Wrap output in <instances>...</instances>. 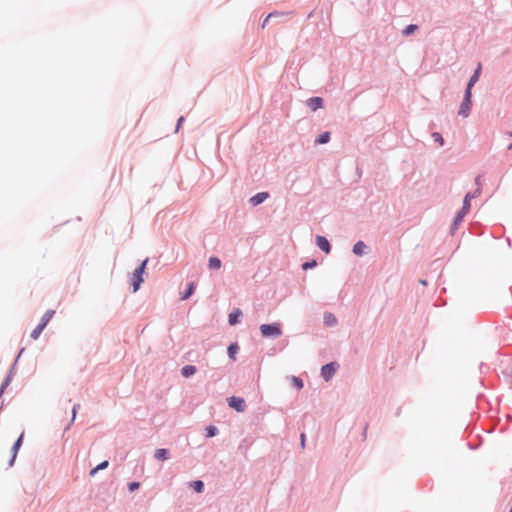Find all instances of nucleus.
<instances>
[{"label":"nucleus","mask_w":512,"mask_h":512,"mask_svg":"<svg viewBox=\"0 0 512 512\" xmlns=\"http://www.w3.org/2000/svg\"><path fill=\"white\" fill-rule=\"evenodd\" d=\"M329 140H330V133L329 132H324V133L319 135V137L317 138L316 142L318 144H325Z\"/></svg>","instance_id":"19"},{"label":"nucleus","mask_w":512,"mask_h":512,"mask_svg":"<svg viewBox=\"0 0 512 512\" xmlns=\"http://www.w3.org/2000/svg\"><path fill=\"white\" fill-rule=\"evenodd\" d=\"M336 322H337V319L332 313H326L324 315V323L327 326H333L336 324Z\"/></svg>","instance_id":"15"},{"label":"nucleus","mask_w":512,"mask_h":512,"mask_svg":"<svg viewBox=\"0 0 512 512\" xmlns=\"http://www.w3.org/2000/svg\"><path fill=\"white\" fill-rule=\"evenodd\" d=\"M470 200H471V193H467L465 198H464V201H463V207L461 209L463 214H467L469 212V210H470Z\"/></svg>","instance_id":"14"},{"label":"nucleus","mask_w":512,"mask_h":512,"mask_svg":"<svg viewBox=\"0 0 512 512\" xmlns=\"http://www.w3.org/2000/svg\"><path fill=\"white\" fill-rule=\"evenodd\" d=\"M432 137H433V138H434V140H435L436 142H438L440 145H443L444 140H443V138H442L441 134H439V133H437V132H436V133H433V134H432Z\"/></svg>","instance_id":"30"},{"label":"nucleus","mask_w":512,"mask_h":512,"mask_svg":"<svg viewBox=\"0 0 512 512\" xmlns=\"http://www.w3.org/2000/svg\"><path fill=\"white\" fill-rule=\"evenodd\" d=\"M417 30V26L414 24L408 25L405 30L403 31L404 35H410L414 33Z\"/></svg>","instance_id":"25"},{"label":"nucleus","mask_w":512,"mask_h":512,"mask_svg":"<svg viewBox=\"0 0 512 512\" xmlns=\"http://www.w3.org/2000/svg\"><path fill=\"white\" fill-rule=\"evenodd\" d=\"M238 351V346L237 344H231L229 347H228V354L229 356L234 359L235 358V354L237 353Z\"/></svg>","instance_id":"24"},{"label":"nucleus","mask_w":512,"mask_h":512,"mask_svg":"<svg viewBox=\"0 0 512 512\" xmlns=\"http://www.w3.org/2000/svg\"><path fill=\"white\" fill-rule=\"evenodd\" d=\"M314 266H316V261H311V262H305V263L302 265V268H303L304 270H307V269L313 268Z\"/></svg>","instance_id":"31"},{"label":"nucleus","mask_w":512,"mask_h":512,"mask_svg":"<svg viewBox=\"0 0 512 512\" xmlns=\"http://www.w3.org/2000/svg\"><path fill=\"white\" fill-rule=\"evenodd\" d=\"M481 69H482L481 63H478L477 68L475 69L474 74L471 76V78L468 82L467 88H466V89H469L470 92H471L472 87L478 81V79L480 77Z\"/></svg>","instance_id":"6"},{"label":"nucleus","mask_w":512,"mask_h":512,"mask_svg":"<svg viewBox=\"0 0 512 512\" xmlns=\"http://www.w3.org/2000/svg\"><path fill=\"white\" fill-rule=\"evenodd\" d=\"M108 467V461H103L102 463H100L99 465H97L95 468H93L91 471H90V475L91 476H94L96 474L97 471L99 470H102V469H105Z\"/></svg>","instance_id":"20"},{"label":"nucleus","mask_w":512,"mask_h":512,"mask_svg":"<svg viewBox=\"0 0 512 512\" xmlns=\"http://www.w3.org/2000/svg\"><path fill=\"white\" fill-rule=\"evenodd\" d=\"M480 191V187H478L475 192L471 193V199L477 197L480 194Z\"/></svg>","instance_id":"33"},{"label":"nucleus","mask_w":512,"mask_h":512,"mask_svg":"<svg viewBox=\"0 0 512 512\" xmlns=\"http://www.w3.org/2000/svg\"><path fill=\"white\" fill-rule=\"evenodd\" d=\"M54 313L55 312L53 310H48L41 318V322L47 325L51 318L53 317Z\"/></svg>","instance_id":"22"},{"label":"nucleus","mask_w":512,"mask_h":512,"mask_svg":"<svg viewBox=\"0 0 512 512\" xmlns=\"http://www.w3.org/2000/svg\"><path fill=\"white\" fill-rule=\"evenodd\" d=\"M42 333V330L38 327H36L32 332H31V338L36 340L38 339V337L41 335Z\"/></svg>","instance_id":"28"},{"label":"nucleus","mask_w":512,"mask_h":512,"mask_svg":"<svg viewBox=\"0 0 512 512\" xmlns=\"http://www.w3.org/2000/svg\"><path fill=\"white\" fill-rule=\"evenodd\" d=\"M300 438H301V446L304 447L305 446V434L302 433Z\"/></svg>","instance_id":"35"},{"label":"nucleus","mask_w":512,"mask_h":512,"mask_svg":"<svg viewBox=\"0 0 512 512\" xmlns=\"http://www.w3.org/2000/svg\"><path fill=\"white\" fill-rule=\"evenodd\" d=\"M196 373V367L193 365H186L182 368L181 374L183 377L188 378Z\"/></svg>","instance_id":"11"},{"label":"nucleus","mask_w":512,"mask_h":512,"mask_svg":"<svg viewBox=\"0 0 512 512\" xmlns=\"http://www.w3.org/2000/svg\"><path fill=\"white\" fill-rule=\"evenodd\" d=\"M337 368H338V365L334 362L324 365L321 369L322 377L326 381H329L332 378V376L335 374Z\"/></svg>","instance_id":"4"},{"label":"nucleus","mask_w":512,"mask_h":512,"mask_svg":"<svg viewBox=\"0 0 512 512\" xmlns=\"http://www.w3.org/2000/svg\"><path fill=\"white\" fill-rule=\"evenodd\" d=\"M79 407V405H75L73 407V410H72V421L75 419L76 417V412H77V408Z\"/></svg>","instance_id":"34"},{"label":"nucleus","mask_w":512,"mask_h":512,"mask_svg":"<svg viewBox=\"0 0 512 512\" xmlns=\"http://www.w3.org/2000/svg\"><path fill=\"white\" fill-rule=\"evenodd\" d=\"M139 486H140V484L138 482H131L129 484V490L134 491V490L138 489Z\"/></svg>","instance_id":"32"},{"label":"nucleus","mask_w":512,"mask_h":512,"mask_svg":"<svg viewBox=\"0 0 512 512\" xmlns=\"http://www.w3.org/2000/svg\"><path fill=\"white\" fill-rule=\"evenodd\" d=\"M23 433L20 435V437L18 438V440L14 443L13 447H12V459L10 461V465L13 464L15 458H16V455L18 453V450L22 444V440H23Z\"/></svg>","instance_id":"10"},{"label":"nucleus","mask_w":512,"mask_h":512,"mask_svg":"<svg viewBox=\"0 0 512 512\" xmlns=\"http://www.w3.org/2000/svg\"><path fill=\"white\" fill-rule=\"evenodd\" d=\"M475 181H476V184L479 186V185H480V183H479L480 178H479V177H476Z\"/></svg>","instance_id":"39"},{"label":"nucleus","mask_w":512,"mask_h":512,"mask_svg":"<svg viewBox=\"0 0 512 512\" xmlns=\"http://www.w3.org/2000/svg\"><path fill=\"white\" fill-rule=\"evenodd\" d=\"M471 92L466 89L464 99L460 105L458 114L462 117H468L471 110Z\"/></svg>","instance_id":"3"},{"label":"nucleus","mask_w":512,"mask_h":512,"mask_svg":"<svg viewBox=\"0 0 512 512\" xmlns=\"http://www.w3.org/2000/svg\"><path fill=\"white\" fill-rule=\"evenodd\" d=\"M292 382H293L294 386L297 387L298 389H301L303 387V382L300 378L293 377Z\"/></svg>","instance_id":"29"},{"label":"nucleus","mask_w":512,"mask_h":512,"mask_svg":"<svg viewBox=\"0 0 512 512\" xmlns=\"http://www.w3.org/2000/svg\"><path fill=\"white\" fill-rule=\"evenodd\" d=\"M465 215L466 214H463V212L460 211L454 219L453 226H457L463 220Z\"/></svg>","instance_id":"27"},{"label":"nucleus","mask_w":512,"mask_h":512,"mask_svg":"<svg viewBox=\"0 0 512 512\" xmlns=\"http://www.w3.org/2000/svg\"><path fill=\"white\" fill-rule=\"evenodd\" d=\"M147 259L142 262V264L135 270L133 277H132V285H133V291L136 292L140 284L143 282V273L147 264Z\"/></svg>","instance_id":"2"},{"label":"nucleus","mask_w":512,"mask_h":512,"mask_svg":"<svg viewBox=\"0 0 512 512\" xmlns=\"http://www.w3.org/2000/svg\"><path fill=\"white\" fill-rule=\"evenodd\" d=\"M191 486L197 493H201L204 488V484L200 480L192 482Z\"/></svg>","instance_id":"21"},{"label":"nucleus","mask_w":512,"mask_h":512,"mask_svg":"<svg viewBox=\"0 0 512 512\" xmlns=\"http://www.w3.org/2000/svg\"><path fill=\"white\" fill-rule=\"evenodd\" d=\"M168 455H169L168 450L164 449V448L157 449L155 451V458L157 460L164 461V460L168 459Z\"/></svg>","instance_id":"13"},{"label":"nucleus","mask_w":512,"mask_h":512,"mask_svg":"<svg viewBox=\"0 0 512 512\" xmlns=\"http://www.w3.org/2000/svg\"><path fill=\"white\" fill-rule=\"evenodd\" d=\"M503 141L506 144L507 149H512V132H507L503 136Z\"/></svg>","instance_id":"18"},{"label":"nucleus","mask_w":512,"mask_h":512,"mask_svg":"<svg viewBox=\"0 0 512 512\" xmlns=\"http://www.w3.org/2000/svg\"><path fill=\"white\" fill-rule=\"evenodd\" d=\"M260 331L263 337H278L282 334L280 323L262 324Z\"/></svg>","instance_id":"1"},{"label":"nucleus","mask_w":512,"mask_h":512,"mask_svg":"<svg viewBox=\"0 0 512 512\" xmlns=\"http://www.w3.org/2000/svg\"><path fill=\"white\" fill-rule=\"evenodd\" d=\"M46 326H47V325H46L45 323H42L41 321H40V323L37 325V327H38V328H40L42 331L45 329V327H46Z\"/></svg>","instance_id":"37"},{"label":"nucleus","mask_w":512,"mask_h":512,"mask_svg":"<svg viewBox=\"0 0 512 512\" xmlns=\"http://www.w3.org/2000/svg\"><path fill=\"white\" fill-rule=\"evenodd\" d=\"M271 16H272V14H269V15L267 16V18L264 20V22H263V24H262V27H263V28L267 25V22H268V20H269V18H270Z\"/></svg>","instance_id":"38"},{"label":"nucleus","mask_w":512,"mask_h":512,"mask_svg":"<svg viewBox=\"0 0 512 512\" xmlns=\"http://www.w3.org/2000/svg\"><path fill=\"white\" fill-rule=\"evenodd\" d=\"M316 243L317 246L325 253L328 254L330 252V243L324 236H317Z\"/></svg>","instance_id":"7"},{"label":"nucleus","mask_w":512,"mask_h":512,"mask_svg":"<svg viewBox=\"0 0 512 512\" xmlns=\"http://www.w3.org/2000/svg\"><path fill=\"white\" fill-rule=\"evenodd\" d=\"M323 105V100L320 97H312L308 100V106L313 110H317L321 108Z\"/></svg>","instance_id":"9"},{"label":"nucleus","mask_w":512,"mask_h":512,"mask_svg":"<svg viewBox=\"0 0 512 512\" xmlns=\"http://www.w3.org/2000/svg\"><path fill=\"white\" fill-rule=\"evenodd\" d=\"M183 121H184V118H183V117H180V118L178 119L177 129H176V130H178V129H179V127L182 125Z\"/></svg>","instance_id":"36"},{"label":"nucleus","mask_w":512,"mask_h":512,"mask_svg":"<svg viewBox=\"0 0 512 512\" xmlns=\"http://www.w3.org/2000/svg\"><path fill=\"white\" fill-rule=\"evenodd\" d=\"M221 267V260L217 257H210L209 259V268L211 269H219Z\"/></svg>","instance_id":"17"},{"label":"nucleus","mask_w":512,"mask_h":512,"mask_svg":"<svg viewBox=\"0 0 512 512\" xmlns=\"http://www.w3.org/2000/svg\"><path fill=\"white\" fill-rule=\"evenodd\" d=\"M365 249H366V245L362 242V241H359L357 242L354 247H353V252L356 254V255H363L365 253Z\"/></svg>","instance_id":"12"},{"label":"nucleus","mask_w":512,"mask_h":512,"mask_svg":"<svg viewBox=\"0 0 512 512\" xmlns=\"http://www.w3.org/2000/svg\"><path fill=\"white\" fill-rule=\"evenodd\" d=\"M217 433V428L215 426H209L206 428L207 437H213Z\"/></svg>","instance_id":"26"},{"label":"nucleus","mask_w":512,"mask_h":512,"mask_svg":"<svg viewBox=\"0 0 512 512\" xmlns=\"http://www.w3.org/2000/svg\"><path fill=\"white\" fill-rule=\"evenodd\" d=\"M194 292V284L193 283H190L189 284V287L187 289V291L183 294V296L181 297L182 300H186L188 299Z\"/></svg>","instance_id":"23"},{"label":"nucleus","mask_w":512,"mask_h":512,"mask_svg":"<svg viewBox=\"0 0 512 512\" xmlns=\"http://www.w3.org/2000/svg\"><path fill=\"white\" fill-rule=\"evenodd\" d=\"M228 402L229 406L238 412H243L246 408V404L243 398L232 396L229 398Z\"/></svg>","instance_id":"5"},{"label":"nucleus","mask_w":512,"mask_h":512,"mask_svg":"<svg viewBox=\"0 0 512 512\" xmlns=\"http://www.w3.org/2000/svg\"><path fill=\"white\" fill-rule=\"evenodd\" d=\"M420 282H421V284H423V285H426V284H427V283H426V281H423V280H421Z\"/></svg>","instance_id":"40"},{"label":"nucleus","mask_w":512,"mask_h":512,"mask_svg":"<svg viewBox=\"0 0 512 512\" xmlns=\"http://www.w3.org/2000/svg\"><path fill=\"white\" fill-rule=\"evenodd\" d=\"M269 197V194L267 192H260L257 193L255 196H253L250 199V202L252 205L256 206L262 202H264Z\"/></svg>","instance_id":"8"},{"label":"nucleus","mask_w":512,"mask_h":512,"mask_svg":"<svg viewBox=\"0 0 512 512\" xmlns=\"http://www.w3.org/2000/svg\"><path fill=\"white\" fill-rule=\"evenodd\" d=\"M241 316V311L236 309L232 313L229 314V323L231 325H235L238 322V318Z\"/></svg>","instance_id":"16"}]
</instances>
